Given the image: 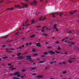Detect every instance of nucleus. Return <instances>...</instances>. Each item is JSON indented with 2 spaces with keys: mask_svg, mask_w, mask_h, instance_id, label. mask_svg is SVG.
Here are the masks:
<instances>
[{
  "mask_svg": "<svg viewBox=\"0 0 79 79\" xmlns=\"http://www.w3.org/2000/svg\"><path fill=\"white\" fill-rule=\"evenodd\" d=\"M7 58V57H4L3 58V59H6V58Z\"/></svg>",
  "mask_w": 79,
  "mask_h": 79,
  "instance_id": "obj_47",
  "label": "nucleus"
},
{
  "mask_svg": "<svg viewBox=\"0 0 79 79\" xmlns=\"http://www.w3.org/2000/svg\"><path fill=\"white\" fill-rule=\"evenodd\" d=\"M68 33H69V34H70V33H71V31H68Z\"/></svg>",
  "mask_w": 79,
  "mask_h": 79,
  "instance_id": "obj_49",
  "label": "nucleus"
},
{
  "mask_svg": "<svg viewBox=\"0 0 79 79\" xmlns=\"http://www.w3.org/2000/svg\"><path fill=\"white\" fill-rule=\"evenodd\" d=\"M62 63H63V64H65L66 63H65L64 62H62Z\"/></svg>",
  "mask_w": 79,
  "mask_h": 79,
  "instance_id": "obj_55",
  "label": "nucleus"
},
{
  "mask_svg": "<svg viewBox=\"0 0 79 79\" xmlns=\"http://www.w3.org/2000/svg\"><path fill=\"white\" fill-rule=\"evenodd\" d=\"M47 48H50V47H49V46H48L47 47Z\"/></svg>",
  "mask_w": 79,
  "mask_h": 79,
  "instance_id": "obj_61",
  "label": "nucleus"
},
{
  "mask_svg": "<svg viewBox=\"0 0 79 79\" xmlns=\"http://www.w3.org/2000/svg\"><path fill=\"white\" fill-rule=\"evenodd\" d=\"M53 28L55 30V31H57V32L58 31V29L56 28V24H54V25Z\"/></svg>",
  "mask_w": 79,
  "mask_h": 79,
  "instance_id": "obj_7",
  "label": "nucleus"
},
{
  "mask_svg": "<svg viewBox=\"0 0 79 79\" xmlns=\"http://www.w3.org/2000/svg\"><path fill=\"white\" fill-rule=\"evenodd\" d=\"M6 52H9V53H12V51H8V50H6Z\"/></svg>",
  "mask_w": 79,
  "mask_h": 79,
  "instance_id": "obj_27",
  "label": "nucleus"
},
{
  "mask_svg": "<svg viewBox=\"0 0 79 79\" xmlns=\"http://www.w3.org/2000/svg\"><path fill=\"white\" fill-rule=\"evenodd\" d=\"M24 47V45H23L19 47V48H17V50H19V49H21L22 48H23Z\"/></svg>",
  "mask_w": 79,
  "mask_h": 79,
  "instance_id": "obj_8",
  "label": "nucleus"
},
{
  "mask_svg": "<svg viewBox=\"0 0 79 79\" xmlns=\"http://www.w3.org/2000/svg\"><path fill=\"white\" fill-rule=\"evenodd\" d=\"M32 52H35V50L34 48H33L32 50Z\"/></svg>",
  "mask_w": 79,
  "mask_h": 79,
  "instance_id": "obj_25",
  "label": "nucleus"
},
{
  "mask_svg": "<svg viewBox=\"0 0 79 79\" xmlns=\"http://www.w3.org/2000/svg\"><path fill=\"white\" fill-rule=\"evenodd\" d=\"M41 26H38L37 27H40Z\"/></svg>",
  "mask_w": 79,
  "mask_h": 79,
  "instance_id": "obj_59",
  "label": "nucleus"
},
{
  "mask_svg": "<svg viewBox=\"0 0 79 79\" xmlns=\"http://www.w3.org/2000/svg\"><path fill=\"white\" fill-rule=\"evenodd\" d=\"M48 53H51V54H55V52H53L52 50H50L48 51Z\"/></svg>",
  "mask_w": 79,
  "mask_h": 79,
  "instance_id": "obj_9",
  "label": "nucleus"
},
{
  "mask_svg": "<svg viewBox=\"0 0 79 79\" xmlns=\"http://www.w3.org/2000/svg\"><path fill=\"white\" fill-rule=\"evenodd\" d=\"M27 20L25 22V23L23 24V26H30L31 25V24H29L27 23L28 22Z\"/></svg>",
  "mask_w": 79,
  "mask_h": 79,
  "instance_id": "obj_3",
  "label": "nucleus"
},
{
  "mask_svg": "<svg viewBox=\"0 0 79 79\" xmlns=\"http://www.w3.org/2000/svg\"><path fill=\"white\" fill-rule=\"evenodd\" d=\"M62 73L64 74H66V73H67V72H66V71H64L62 72Z\"/></svg>",
  "mask_w": 79,
  "mask_h": 79,
  "instance_id": "obj_18",
  "label": "nucleus"
},
{
  "mask_svg": "<svg viewBox=\"0 0 79 79\" xmlns=\"http://www.w3.org/2000/svg\"><path fill=\"white\" fill-rule=\"evenodd\" d=\"M6 50H11V48H7Z\"/></svg>",
  "mask_w": 79,
  "mask_h": 79,
  "instance_id": "obj_40",
  "label": "nucleus"
},
{
  "mask_svg": "<svg viewBox=\"0 0 79 79\" xmlns=\"http://www.w3.org/2000/svg\"><path fill=\"white\" fill-rule=\"evenodd\" d=\"M76 12V11L75 10L73 11V13H70V15H73V14H74V13H75Z\"/></svg>",
  "mask_w": 79,
  "mask_h": 79,
  "instance_id": "obj_19",
  "label": "nucleus"
},
{
  "mask_svg": "<svg viewBox=\"0 0 79 79\" xmlns=\"http://www.w3.org/2000/svg\"><path fill=\"white\" fill-rule=\"evenodd\" d=\"M35 69H36V67H34V68H31V69H32V70Z\"/></svg>",
  "mask_w": 79,
  "mask_h": 79,
  "instance_id": "obj_37",
  "label": "nucleus"
},
{
  "mask_svg": "<svg viewBox=\"0 0 79 79\" xmlns=\"http://www.w3.org/2000/svg\"><path fill=\"white\" fill-rule=\"evenodd\" d=\"M37 54H33V55L34 56H36V55H37Z\"/></svg>",
  "mask_w": 79,
  "mask_h": 79,
  "instance_id": "obj_36",
  "label": "nucleus"
},
{
  "mask_svg": "<svg viewBox=\"0 0 79 79\" xmlns=\"http://www.w3.org/2000/svg\"><path fill=\"white\" fill-rule=\"evenodd\" d=\"M7 65H8V66H11V64L8 63L7 64Z\"/></svg>",
  "mask_w": 79,
  "mask_h": 79,
  "instance_id": "obj_35",
  "label": "nucleus"
},
{
  "mask_svg": "<svg viewBox=\"0 0 79 79\" xmlns=\"http://www.w3.org/2000/svg\"><path fill=\"white\" fill-rule=\"evenodd\" d=\"M32 23H35V21H34V20H32Z\"/></svg>",
  "mask_w": 79,
  "mask_h": 79,
  "instance_id": "obj_50",
  "label": "nucleus"
},
{
  "mask_svg": "<svg viewBox=\"0 0 79 79\" xmlns=\"http://www.w3.org/2000/svg\"><path fill=\"white\" fill-rule=\"evenodd\" d=\"M47 19V18L45 17H44L43 18L40 17L39 19V21H44L45 19Z\"/></svg>",
  "mask_w": 79,
  "mask_h": 79,
  "instance_id": "obj_4",
  "label": "nucleus"
},
{
  "mask_svg": "<svg viewBox=\"0 0 79 79\" xmlns=\"http://www.w3.org/2000/svg\"><path fill=\"white\" fill-rule=\"evenodd\" d=\"M57 61H54L53 62H50V64H53V63H57Z\"/></svg>",
  "mask_w": 79,
  "mask_h": 79,
  "instance_id": "obj_13",
  "label": "nucleus"
},
{
  "mask_svg": "<svg viewBox=\"0 0 79 79\" xmlns=\"http://www.w3.org/2000/svg\"><path fill=\"white\" fill-rule=\"evenodd\" d=\"M13 68V65H12V66L11 67H9V68Z\"/></svg>",
  "mask_w": 79,
  "mask_h": 79,
  "instance_id": "obj_45",
  "label": "nucleus"
},
{
  "mask_svg": "<svg viewBox=\"0 0 79 79\" xmlns=\"http://www.w3.org/2000/svg\"><path fill=\"white\" fill-rule=\"evenodd\" d=\"M43 55H45V56H46V55H47L48 54V52H44L43 53Z\"/></svg>",
  "mask_w": 79,
  "mask_h": 79,
  "instance_id": "obj_16",
  "label": "nucleus"
},
{
  "mask_svg": "<svg viewBox=\"0 0 79 79\" xmlns=\"http://www.w3.org/2000/svg\"><path fill=\"white\" fill-rule=\"evenodd\" d=\"M25 1L26 2H27V3H28V2H29V0H25Z\"/></svg>",
  "mask_w": 79,
  "mask_h": 79,
  "instance_id": "obj_34",
  "label": "nucleus"
},
{
  "mask_svg": "<svg viewBox=\"0 0 79 79\" xmlns=\"http://www.w3.org/2000/svg\"><path fill=\"white\" fill-rule=\"evenodd\" d=\"M18 58L19 59V60H22L24 58V57L23 56H20L18 57Z\"/></svg>",
  "mask_w": 79,
  "mask_h": 79,
  "instance_id": "obj_10",
  "label": "nucleus"
},
{
  "mask_svg": "<svg viewBox=\"0 0 79 79\" xmlns=\"http://www.w3.org/2000/svg\"><path fill=\"white\" fill-rule=\"evenodd\" d=\"M73 3L75 2V1L74 0H73Z\"/></svg>",
  "mask_w": 79,
  "mask_h": 79,
  "instance_id": "obj_60",
  "label": "nucleus"
},
{
  "mask_svg": "<svg viewBox=\"0 0 79 79\" xmlns=\"http://www.w3.org/2000/svg\"><path fill=\"white\" fill-rule=\"evenodd\" d=\"M14 75L15 76L17 75V77H20V75H19V72H15Z\"/></svg>",
  "mask_w": 79,
  "mask_h": 79,
  "instance_id": "obj_5",
  "label": "nucleus"
},
{
  "mask_svg": "<svg viewBox=\"0 0 79 79\" xmlns=\"http://www.w3.org/2000/svg\"><path fill=\"white\" fill-rule=\"evenodd\" d=\"M45 55H41V57H45Z\"/></svg>",
  "mask_w": 79,
  "mask_h": 79,
  "instance_id": "obj_38",
  "label": "nucleus"
},
{
  "mask_svg": "<svg viewBox=\"0 0 79 79\" xmlns=\"http://www.w3.org/2000/svg\"><path fill=\"white\" fill-rule=\"evenodd\" d=\"M40 63H44V61H40L39 62Z\"/></svg>",
  "mask_w": 79,
  "mask_h": 79,
  "instance_id": "obj_31",
  "label": "nucleus"
},
{
  "mask_svg": "<svg viewBox=\"0 0 79 79\" xmlns=\"http://www.w3.org/2000/svg\"><path fill=\"white\" fill-rule=\"evenodd\" d=\"M58 50H61V48H60V47H59V48H58Z\"/></svg>",
  "mask_w": 79,
  "mask_h": 79,
  "instance_id": "obj_46",
  "label": "nucleus"
},
{
  "mask_svg": "<svg viewBox=\"0 0 79 79\" xmlns=\"http://www.w3.org/2000/svg\"><path fill=\"white\" fill-rule=\"evenodd\" d=\"M21 54V53H19L17 54V56H19V55H20Z\"/></svg>",
  "mask_w": 79,
  "mask_h": 79,
  "instance_id": "obj_41",
  "label": "nucleus"
},
{
  "mask_svg": "<svg viewBox=\"0 0 79 79\" xmlns=\"http://www.w3.org/2000/svg\"><path fill=\"white\" fill-rule=\"evenodd\" d=\"M27 58H28L27 59V60H31V57L30 56H27Z\"/></svg>",
  "mask_w": 79,
  "mask_h": 79,
  "instance_id": "obj_11",
  "label": "nucleus"
},
{
  "mask_svg": "<svg viewBox=\"0 0 79 79\" xmlns=\"http://www.w3.org/2000/svg\"><path fill=\"white\" fill-rule=\"evenodd\" d=\"M48 35H47V34H43V35H44V36H47Z\"/></svg>",
  "mask_w": 79,
  "mask_h": 79,
  "instance_id": "obj_30",
  "label": "nucleus"
},
{
  "mask_svg": "<svg viewBox=\"0 0 79 79\" xmlns=\"http://www.w3.org/2000/svg\"><path fill=\"white\" fill-rule=\"evenodd\" d=\"M55 52L56 53H58V54H59V53H60V52H58V51H55Z\"/></svg>",
  "mask_w": 79,
  "mask_h": 79,
  "instance_id": "obj_33",
  "label": "nucleus"
},
{
  "mask_svg": "<svg viewBox=\"0 0 79 79\" xmlns=\"http://www.w3.org/2000/svg\"><path fill=\"white\" fill-rule=\"evenodd\" d=\"M62 63H60L59 64H62Z\"/></svg>",
  "mask_w": 79,
  "mask_h": 79,
  "instance_id": "obj_64",
  "label": "nucleus"
},
{
  "mask_svg": "<svg viewBox=\"0 0 79 79\" xmlns=\"http://www.w3.org/2000/svg\"><path fill=\"white\" fill-rule=\"evenodd\" d=\"M60 77H61V78H63V77H64V76H60Z\"/></svg>",
  "mask_w": 79,
  "mask_h": 79,
  "instance_id": "obj_48",
  "label": "nucleus"
},
{
  "mask_svg": "<svg viewBox=\"0 0 79 79\" xmlns=\"http://www.w3.org/2000/svg\"><path fill=\"white\" fill-rule=\"evenodd\" d=\"M21 71L22 72H25V71H26V70H22Z\"/></svg>",
  "mask_w": 79,
  "mask_h": 79,
  "instance_id": "obj_42",
  "label": "nucleus"
},
{
  "mask_svg": "<svg viewBox=\"0 0 79 79\" xmlns=\"http://www.w3.org/2000/svg\"><path fill=\"white\" fill-rule=\"evenodd\" d=\"M16 69V68H13L11 69V70H14L15 69Z\"/></svg>",
  "mask_w": 79,
  "mask_h": 79,
  "instance_id": "obj_32",
  "label": "nucleus"
},
{
  "mask_svg": "<svg viewBox=\"0 0 79 79\" xmlns=\"http://www.w3.org/2000/svg\"><path fill=\"white\" fill-rule=\"evenodd\" d=\"M21 78H22V79L23 78V77H24V75H23L20 77Z\"/></svg>",
  "mask_w": 79,
  "mask_h": 79,
  "instance_id": "obj_43",
  "label": "nucleus"
},
{
  "mask_svg": "<svg viewBox=\"0 0 79 79\" xmlns=\"http://www.w3.org/2000/svg\"><path fill=\"white\" fill-rule=\"evenodd\" d=\"M65 54V55H66V54H68V53L67 52H65V53L64 54Z\"/></svg>",
  "mask_w": 79,
  "mask_h": 79,
  "instance_id": "obj_52",
  "label": "nucleus"
},
{
  "mask_svg": "<svg viewBox=\"0 0 79 79\" xmlns=\"http://www.w3.org/2000/svg\"><path fill=\"white\" fill-rule=\"evenodd\" d=\"M48 67H45V71H47V69H48Z\"/></svg>",
  "mask_w": 79,
  "mask_h": 79,
  "instance_id": "obj_29",
  "label": "nucleus"
},
{
  "mask_svg": "<svg viewBox=\"0 0 79 79\" xmlns=\"http://www.w3.org/2000/svg\"><path fill=\"white\" fill-rule=\"evenodd\" d=\"M35 35H32L30 36L31 38H32L33 37H35Z\"/></svg>",
  "mask_w": 79,
  "mask_h": 79,
  "instance_id": "obj_24",
  "label": "nucleus"
},
{
  "mask_svg": "<svg viewBox=\"0 0 79 79\" xmlns=\"http://www.w3.org/2000/svg\"><path fill=\"white\" fill-rule=\"evenodd\" d=\"M35 44L36 45V46H37V47H40V43H36Z\"/></svg>",
  "mask_w": 79,
  "mask_h": 79,
  "instance_id": "obj_14",
  "label": "nucleus"
},
{
  "mask_svg": "<svg viewBox=\"0 0 79 79\" xmlns=\"http://www.w3.org/2000/svg\"><path fill=\"white\" fill-rule=\"evenodd\" d=\"M32 5H37V2L35 1H33L31 3Z\"/></svg>",
  "mask_w": 79,
  "mask_h": 79,
  "instance_id": "obj_6",
  "label": "nucleus"
},
{
  "mask_svg": "<svg viewBox=\"0 0 79 79\" xmlns=\"http://www.w3.org/2000/svg\"><path fill=\"white\" fill-rule=\"evenodd\" d=\"M41 2H42L44 1V0H40Z\"/></svg>",
  "mask_w": 79,
  "mask_h": 79,
  "instance_id": "obj_54",
  "label": "nucleus"
},
{
  "mask_svg": "<svg viewBox=\"0 0 79 79\" xmlns=\"http://www.w3.org/2000/svg\"><path fill=\"white\" fill-rule=\"evenodd\" d=\"M33 62V61H32V60L31 61H30V62H31V63H32Z\"/></svg>",
  "mask_w": 79,
  "mask_h": 79,
  "instance_id": "obj_62",
  "label": "nucleus"
},
{
  "mask_svg": "<svg viewBox=\"0 0 79 79\" xmlns=\"http://www.w3.org/2000/svg\"><path fill=\"white\" fill-rule=\"evenodd\" d=\"M14 79H19V78H18L17 77H14Z\"/></svg>",
  "mask_w": 79,
  "mask_h": 79,
  "instance_id": "obj_44",
  "label": "nucleus"
},
{
  "mask_svg": "<svg viewBox=\"0 0 79 79\" xmlns=\"http://www.w3.org/2000/svg\"><path fill=\"white\" fill-rule=\"evenodd\" d=\"M65 40V39H63L62 40V41H64V40Z\"/></svg>",
  "mask_w": 79,
  "mask_h": 79,
  "instance_id": "obj_56",
  "label": "nucleus"
},
{
  "mask_svg": "<svg viewBox=\"0 0 79 79\" xmlns=\"http://www.w3.org/2000/svg\"><path fill=\"white\" fill-rule=\"evenodd\" d=\"M73 44H74V42H73L71 43V44L70 45V46H72V45H73Z\"/></svg>",
  "mask_w": 79,
  "mask_h": 79,
  "instance_id": "obj_22",
  "label": "nucleus"
},
{
  "mask_svg": "<svg viewBox=\"0 0 79 79\" xmlns=\"http://www.w3.org/2000/svg\"><path fill=\"white\" fill-rule=\"evenodd\" d=\"M44 77L42 75H39L37 76V78H43Z\"/></svg>",
  "mask_w": 79,
  "mask_h": 79,
  "instance_id": "obj_12",
  "label": "nucleus"
},
{
  "mask_svg": "<svg viewBox=\"0 0 79 79\" xmlns=\"http://www.w3.org/2000/svg\"><path fill=\"white\" fill-rule=\"evenodd\" d=\"M70 59H73L74 60V58H73V57H71V58H70Z\"/></svg>",
  "mask_w": 79,
  "mask_h": 79,
  "instance_id": "obj_58",
  "label": "nucleus"
},
{
  "mask_svg": "<svg viewBox=\"0 0 79 79\" xmlns=\"http://www.w3.org/2000/svg\"><path fill=\"white\" fill-rule=\"evenodd\" d=\"M69 61V63H73V60H68Z\"/></svg>",
  "mask_w": 79,
  "mask_h": 79,
  "instance_id": "obj_15",
  "label": "nucleus"
},
{
  "mask_svg": "<svg viewBox=\"0 0 79 79\" xmlns=\"http://www.w3.org/2000/svg\"><path fill=\"white\" fill-rule=\"evenodd\" d=\"M32 44V43H29V45H31Z\"/></svg>",
  "mask_w": 79,
  "mask_h": 79,
  "instance_id": "obj_57",
  "label": "nucleus"
},
{
  "mask_svg": "<svg viewBox=\"0 0 79 79\" xmlns=\"http://www.w3.org/2000/svg\"><path fill=\"white\" fill-rule=\"evenodd\" d=\"M45 27H44L42 28V30H41V32H44L45 31V30L44 29Z\"/></svg>",
  "mask_w": 79,
  "mask_h": 79,
  "instance_id": "obj_17",
  "label": "nucleus"
},
{
  "mask_svg": "<svg viewBox=\"0 0 79 79\" xmlns=\"http://www.w3.org/2000/svg\"><path fill=\"white\" fill-rule=\"evenodd\" d=\"M19 31H18V32L16 33L15 34V35H16V34H18V33H19Z\"/></svg>",
  "mask_w": 79,
  "mask_h": 79,
  "instance_id": "obj_51",
  "label": "nucleus"
},
{
  "mask_svg": "<svg viewBox=\"0 0 79 79\" xmlns=\"http://www.w3.org/2000/svg\"><path fill=\"white\" fill-rule=\"evenodd\" d=\"M56 44H59V43H60V42L56 41Z\"/></svg>",
  "mask_w": 79,
  "mask_h": 79,
  "instance_id": "obj_39",
  "label": "nucleus"
},
{
  "mask_svg": "<svg viewBox=\"0 0 79 79\" xmlns=\"http://www.w3.org/2000/svg\"><path fill=\"white\" fill-rule=\"evenodd\" d=\"M15 6L16 7H19V8L20 9H23V8H25V7H27V4H23V6H20L19 5L18 6Z\"/></svg>",
  "mask_w": 79,
  "mask_h": 79,
  "instance_id": "obj_1",
  "label": "nucleus"
},
{
  "mask_svg": "<svg viewBox=\"0 0 79 79\" xmlns=\"http://www.w3.org/2000/svg\"><path fill=\"white\" fill-rule=\"evenodd\" d=\"M2 47H7V46H6V45H2Z\"/></svg>",
  "mask_w": 79,
  "mask_h": 79,
  "instance_id": "obj_23",
  "label": "nucleus"
},
{
  "mask_svg": "<svg viewBox=\"0 0 79 79\" xmlns=\"http://www.w3.org/2000/svg\"><path fill=\"white\" fill-rule=\"evenodd\" d=\"M32 76H37V75L36 74L34 73L32 74Z\"/></svg>",
  "mask_w": 79,
  "mask_h": 79,
  "instance_id": "obj_26",
  "label": "nucleus"
},
{
  "mask_svg": "<svg viewBox=\"0 0 79 79\" xmlns=\"http://www.w3.org/2000/svg\"><path fill=\"white\" fill-rule=\"evenodd\" d=\"M55 37H52V39H55Z\"/></svg>",
  "mask_w": 79,
  "mask_h": 79,
  "instance_id": "obj_63",
  "label": "nucleus"
},
{
  "mask_svg": "<svg viewBox=\"0 0 79 79\" xmlns=\"http://www.w3.org/2000/svg\"><path fill=\"white\" fill-rule=\"evenodd\" d=\"M7 37H8V35H6V36L2 37V38H3V39H6V38H7Z\"/></svg>",
  "mask_w": 79,
  "mask_h": 79,
  "instance_id": "obj_21",
  "label": "nucleus"
},
{
  "mask_svg": "<svg viewBox=\"0 0 79 79\" xmlns=\"http://www.w3.org/2000/svg\"><path fill=\"white\" fill-rule=\"evenodd\" d=\"M26 45L28 46L29 45V43H27L26 44Z\"/></svg>",
  "mask_w": 79,
  "mask_h": 79,
  "instance_id": "obj_53",
  "label": "nucleus"
},
{
  "mask_svg": "<svg viewBox=\"0 0 79 79\" xmlns=\"http://www.w3.org/2000/svg\"><path fill=\"white\" fill-rule=\"evenodd\" d=\"M52 15L53 17H55V15H59V16H61L63 15V13H60V14L59 13L57 12H55V13H53L52 14Z\"/></svg>",
  "mask_w": 79,
  "mask_h": 79,
  "instance_id": "obj_2",
  "label": "nucleus"
},
{
  "mask_svg": "<svg viewBox=\"0 0 79 79\" xmlns=\"http://www.w3.org/2000/svg\"><path fill=\"white\" fill-rule=\"evenodd\" d=\"M3 0H0V3H3Z\"/></svg>",
  "mask_w": 79,
  "mask_h": 79,
  "instance_id": "obj_28",
  "label": "nucleus"
},
{
  "mask_svg": "<svg viewBox=\"0 0 79 79\" xmlns=\"http://www.w3.org/2000/svg\"><path fill=\"white\" fill-rule=\"evenodd\" d=\"M8 10H14V8H9Z\"/></svg>",
  "mask_w": 79,
  "mask_h": 79,
  "instance_id": "obj_20",
  "label": "nucleus"
}]
</instances>
